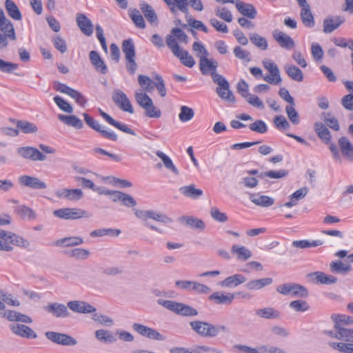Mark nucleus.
<instances>
[{"label":"nucleus","instance_id":"obj_1","mask_svg":"<svg viewBox=\"0 0 353 353\" xmlns=\"http://www.w3.org/2000/svg\"><path fill=\"white\" fill-rule=\"evenodd\" d=\"M328 336L336 338L341 342H329V345L334 350L342 353H353V328L337 327L334 323V330L325 331Z\"/></svg>","mask_w":353,"mask_h":353},{"label":"nucleus","instance_id":"obj_2","mask_svg":"<svg viewBox=\"0 0 353 353\" xmlns=\"http://www.w3.org/2000/svg\"><path fill=\"white\" fill-rule=\"evenodd\" d=\"M191 329L203 337H216L220 332L229 333L230 329L221 324H212L202 321H193L190 323Z\"/></svg>","mask_w":353,"mask_h":353},{"label":"nucleus","instance_id":"obj_3","mask_svg":"<svg viewBox=\"0 0 353 353\" xmlns=\"http://www.w3.org/2000/svg\"><path fill=\"white\" fill-rule=\"evenodd\" d=\"M135 216L143 221V225L154 230L160 234H163V231L159 228L151 225L149 222H148V219H151L152 220L157 221L158 222L163 223L164 224H170L172 223V219L165 215V214L158 212L154 210H136L134 212Z\"/></svg>","mask_w":353,"mask_h":353},{"label":"nucleus","instance_id":"obj_4","mask_svg":"<svg viewBox=\"0 0 353 353\" xmlns=\"http://www.w3.org/2000/svg\"><path fill=\"white\" fill-rule=\"evenodd\" d=\"M157 302L159 305L179 315L194 316L198 314L196 309L181 303L163 299H159Z\"/></svg>","mask_w":353,"mask_h":353},{"label":"nucleus","instance_id":"obj_5","mask_svg":"<svg viewBox=\"0 0 353 353\" xmlns=\"http://www.w3.org/2000/svg\"><path fill=\"white\" fill-rule=\"evenodd\" d=\"M276 291L284 296L304 299L308 296V290L303 285L295 283H285L279 285Z\"/></svg>","mask_w":353,"mask_h":353},{"label":"nucleus","instance_id":"obj_6","mask_svg":"<svg viewBox=\"0 0 353 353\" xmlns=\"http://www.w3.org/2000/svg\"><path fill=\"white\" fill-rule=\"evenodd\" d=\"M168 47L172 50L174 55L179 59L181 63L184 65L191 68L195 65L196 62L193 57L189 54L187 50H182L178 43L174 42V39L169 38Z\"/></svg>","mask_w":353,"mask_h":353},{"label":"nucleus","instance_id":"obj_7","mask_svg":"<svg viewBox=\"0 0 353 353\" xmlns=\"http://www.w3.org/2000/svg\"><path fill=\"white\" fill-rule=\"evenodd\" d=\"M84 121L85 123L92 129L99 132L101 137L105 139L117 141L118 137L115 132L112 130H105L97 120L87 113H83Z\"/></svg>","mask_w":353,"mask_h":353},{"label":"nucleus","instance_id":"obj_8","mask_svg":"<svg viewBox=\"0 0 353 353\" xmlns=\"http://www.w3.org/2000/svg\"><path fill=\"white\" fill-rule=\"evenodd\" d=\"M53 214L55 216L65 220H74L83 217L89 218L90 216L88 212L80 208H61L54 211Z\"/></svg>","mask_w":353,"mask_h":353},{"label":"nucleus","instance_id":"obj_9","mask_svg":"<svg viewBox=\"0 0 353 353\" xmlns=\"http://www.w3.org/2000/svg\"><path fill=\"white\" fill-rule=\"evenodd\" d=\"M45 336L49 341L58 345L73 346L77 344V340L67 334L48 331Z\"/></svg>","mask_w":353,"mask_h":353},{"label":"nucleus","instance_id":"obj_10","mask_svg":"<svg viewBox=\"0 0 353 353\" xmlns=\"http://www.w3.org/2000/svg\"><path fill=\"white\" fill-rule=\"evenodd\" d=\"M132 328L141 336L146 337L150 340H156L160 341L165 340V336L161 334L157 330L145 326L144 325L134 323L132 325Z\"/></svg>","mask_w":353,"mask_h":353},{"label":"nucleus","instance_id":"obj_11","mask_svg":"<svg viewBox=\"0 0 353 353\" xmlns=\"http://www.w3.org/2000/svg\"><path fill=\"white\" fill-rule=\"evenodd\" d=\"M112 100L121 110L130 114L134 112L133 107L127 95L120 90H115L112 93Z\"/></svg>","mask_w":353,"mask_h":353},{"label":"nucleus","instance_id":"obj_12","mask_svg":"<svg viewBox=\"0 0 353 353\" xmlns=\"http://www.w3.org/2000/svg\"><path fill=\"white\" fill-rule=\"evenodd\" d=\"M17 153L21 157L33 161H43L46 159V156L42 154L37 148L26 146L17 148Z\"/></svg>","mask_w":353,"mask_h":353},{"label":"nucleus","instance_id":"obj_13","mask_svg":"<svg viewBox=\"0 0 353 353\" xmlns=\"http://www.w3.org/2000/svg\"><path fill=\"white\" fill-rule=\"evenodd\" d=\"M18 181L21 186L33 190H43L47 188L46 183L36 176L21 175L19 177Z\"/></svg>","mask_w":353,"mask_h":353},{"label":"nucleus","instance_id":"obj_14","mask_svg":"<svg viewBox=\"0 0 353 353\" xmlns=\"http://www.w3.org/2000/svg\"><path fill=\"white\" fill-rule=\"evenodd\" d=\"M55 194L58 198L69 201H78L83 197V192L81 189L62 188L57 190Z\"/></svg>","mask_w":353,"mask_h":353},{"label":"nucleus","instance_id":"obj_15","mask_svg":"<svg viewBox=\"0 0 353 353\" xmlns=\"http://www.w3.org/2000/svg\"><path fill=\"white\" fill-rule=\"evenodd\" d=\"M314 284L332 285L337 282V278L332 275H328L323 272H314L307 274Z\"/></svg>","mask_w":353,"mask_h":353},{"label":"nucleus","instance_id":"obj_16","mask_svg":"<svg viewBox=\"0 0 353 353\" xmlns=\"http://www.w3.org/2000/svg\"><path fill=\"white\" fill-rule=\"evenodd\" d=\"M10 328L14 334L20 337L26 339H36L37 337V334L30 327L23 324L11 325Z\"/></svg>","mask_w":353,"mask_h":353},{"label":"nucleus","instance_id":"obj_17","mask_svg":"<svg viewBox=\"0 0 353 353\" xmlns=\"http://www.w3.org/2000/svg\"><path fill=\"white\" fill-rule=\"evenodd\" d=\"M272 36L281 48L286 50L294 48L295 46L294 40L285 33L276 30L273 32Z\"/></svg>","mask_w":353,"mask_h":353},{"label":"nucleus","instance_id":"obj_18","mask_svg":"<svg viewBox=\"0 0 353 353\" xmlns=\"http://www.w3.org/2000/svg\"><path fill=\"white\" fill-rule=\"evenodd\" d=\"M99 112L102 118L108 124L117 128V129L120 130L123 132L134 136L136 135V132L132 129L129 128L126 124L115 121L112 117H111L108 113L103 112L101 108H99Z\"/></svg>","mask_w":353,"mask_h":353},{"label":"nucleus","instance_id":"obj_19","mask_svg":"<svg viewBox=\"0 0 353 353\" xmlns=\"http://www.w3.org/2000/svg\"><path fill=\"white\" fill-rule=\"evenodd\" d=\"M345 21L342 16L327 17L323 20V32L325 34L331 33L337 29Z\"/></svg>","mask_w":353,"mask_h":353},{"label":"nucleus","instance_id":"obj_20","mask_svg":"<svg viewBox=\"0 0 353 353\" xmlns=\"http://www.w3.org/2000/svg\"><path fill=\"white\" fill-rule=\"evenodd\" d=\"M237 10L244 17L253 19L257 15V11L251 3H244L240 0H234Z\"/></svg>","mask_w":353,"mask_h":353},{"label":"nucleus","instance_id":"obj_21","mask_svg":"<svg viewBox=\"0 0 353 353\" xmlns=\"http://www.w3.org/2000/svg\"><path fill=\"white\" fill-rule=\"evenodd\" d=\"M198 57L200 58L199 68L202 74L208 75L210 74L211 75V73L216 72L217 61L208 59L207 57L199 54H198Z\"/></svg>","mask_w":353,"mask_h":353},{"label":"nucleus","instance_id":"obj_22","mask_svg":"<svg viewBox=\"0 0 353 353\" xmlns=\"http://www.w3.org/2000/svg\"><path fill=\"white\" fill-rule=\"evenodd\" d=\"M235 294L228 293L224 294L222 292H215L208 296V300L214 301L217 305H230L234 299Z\"/></svg>","mask_w":353,"mask_h":353},{"label":"nucleus","instance_id":"obj_23","mask_svg":"<svg viewBox=\"0 0 353 353\" xmlns=\"http://www.w3.org/2000/svg\"><path fill=\"white\" fill-rule=\"evenodd\" d=\"M68 306L59 303H52L46 307V310L57 318H66L70 316Z\"/></svg>","mask_w":353,"mask_h":353},{"label":"nucleus","instance_id":"obj_24","mask_svg":"<svg viewBox=\"0 0 353 353\" xmlns=\"http://www.w3.org/2000/svg\"><path fill=\"white\" fill-rule=\"evenodd\" d=\"M89 58L91 63L97 72L103 74L108 72V67L98 52L95 50L90 51L89 53Z\"/></svg>","mask_w":353,"mask_h":353},{"label":"nucleus","instance_id":"obj_25","mask_svg":"<svg viewBox=\"0 0 353 353\" xmlns=\"http://www.w3.org/2000/svg\"><path fill=\"white\" fill-rule=\"evenodd\" d=\"M77 23L83 34L90 36L93 33V26L91 21L84 14L78 13L77 14Z\"/></svg>","mask_w":353,"mask_h":353},{"label":"nucleus","instance_id":"obj_26","mask_svg":"<svg viewBox=\"0 0 353 353\" xmlns=\"http://www.w3.org/2000/svg\"><path fill=\"white\" fill-rule=\"evenodd\" d=\"M14 214L23 220H34L37 218V214L34 210L26 205H18L14 208Z\"/></svg>","mask_w":353,"mask_h":353},{"label":"nucleus","instance_id":"obj_27","mask_svg":"<svg viewBox=\"0 0 353 353\" xmlns=\"http://www.w3.org/2000/svg\"><path fill=\"white\" fill-rule=\"evenodd\" d=\"M0 29L8 39L12 41L16 39L13 24L6 17L3 12H1L0 17Z\"/></svg>","mask_w":353,"mask_h":353},{"label":"nucleus","instance_id":"obj_28","mask_svg":"<svg viewBox=\"0 0 353 353\" xmlns=\"http://www.w3.org/2000/svg\"><path fill=\"white\" fill-rule=\"evenodd\" d=\"M352 270L350 264H345L341 260L332 261L330 263V271L333 274L345 276Z\"/></svg>","mask_w":353,"mask_h":353},{"label":"nucleus","instance_id":"obj_29","mask_svg":"<svg viewBox=\"0 0 353 353\" xmlns=\"http://www.w3.org/2000/svg\"><path fill=\"white\" fill-rule=\"evenodd\" d=\"M83 239L77 236L64 237L57 240L54 245L61 248H68L80 245L83 243Z\"/></svg>","mask_w":353,"mask_h":353},{"label":"nucleus","instance_id":"obj_30","mask_svg":"<svg viewBox=\"0 0 353 353\" xmlns=\"http://www.w3.org/2000/svg\"><path fill=\"white\" fill-rule=\"evenodd\" d=\"M245 281L246 278L245 276L241 274H236L223 280L220 285L223 288H232L244 283Z\"/></svg>","mask_w":353,"mask_h":353},{"label":"nucleus","instance_id":"obj_31","mask_svg":"<svg viewBox=\"0 0 353 353\" xmlns=\"http://www.w3.org/2000/svg\"><path fill=\"white\" fill-rule=\"evenodd\" d=\"M3 317L6 318L9 321H17L25 323H31L32 319L26 314H23L14 310H6L3 314Z\"/></svg>","mask_w":353,"mask_h":353},{"label":"nucleus","instance_id":"obj_32","mask_svg":"<svg viewBox=\"0 0 353 353\" xmlns=\"http://www.w3.org/2000/svg\"><path fill=\"white\" fill-rule=\"evenodd\" d=\"M255 314L257 316L265 319H278L281 316V312L272 307L257 309Z\"/></svg>","mask_w":353,"mask_h":353},{"label":"nucleus","instance_id":"obj_33","mask_svg":"<svg viewBox=\"0 0 353 353\" xmlns=\"http://www.w3.org/2000/svg\"><path fill=\"white\" fill-rule=\"evenodd\" d=\"M179 191L183 196L192 199H197L203 194V190L201 189L196 188L194 184L182 186L179 188Z\"/></svg>","mask_w":353,"mask_h":353},{"label":"nucleus","instance_id":"obj_34","mask_svg":"<svg viewBox=\"0 0 353 353\" xmlns=\"http://www.w3.org/2000/svg\"><path fill=\"white\" fill-rule=\"evenodd\" d=\"M249 199L255 205L264 208L271 206L274 202L273 198L259 194H250Z\"/></svg>","mask_w":353,"mask_h":353},{"label":"nucleus","instance_id":"obj_35","mask_svg":"<svg viewBox=\"0 0 353 353\" xmlns=\"http://www.w3.org/2000/svg\"><path fill=\"white\" fill-rule=\"evenodd\" d=\"M314 131L318 137L325 143L328 144L330 143L332 136L328 128L325 124L321 122H316L314 125Z\"/></svg>","mask_w":353,"mask_h":353},{"label":"nucleus","instance_id":"obj_36","mask_svg":"<svg viewBox=\"0 0 353 353\" xmlns=\"http://www.w3.org/2000/svg\"><path fill=\"white\" fill-rule=\"evenodd\" d=\"M139 8L149 23H154L158 21V17L155 11L148 3L141 1Z\"/></svg>","mask_w":353,"mask_h":353},{"label":"nucleus","instance_id":"obj_37","mask_svg":"<svg viewBox=\"0 0 353 353\" xmlns=\"http://www.w3.org/2000/svg\"><path fill=\"white\" fill-rule=\"evenodd\" d=\"M58 119L65 124L75 128L76 129H81L83 127V121L75 115H65L62 114H58Z\"/></svg>","mask_w":353,"mask_h":353},{"label":"nucleus","instance_id":"obj_38","mask_svg":"<svg viewBox=\"0 0 353 353\" xmlns=\"http://www.w3.org/2000/svg\"><path fill=\"white\" fill-rule=\"evenodd\" d=\"M231 252L236 256L239 261H246L252 256L251 251L243 245H233L231 248Z\"/></svg>","mask_w":353,"mask_h":353},{"label":"nucleus","instance_id":"obj_39","mask_svg":"<svg viewBox=\"0 0 353 353\" xmlns=\"http://www.w3.org/2000/svg\"><path fill=\"white\" fill-rule=\"evenodd\" d=\"M169 38L174 39V42L175 43H177L176 40L185 44L188 43V35L179 28H172L171 32L166 36L165 41L167 45L168 41H169Z\"/></svg>","mask_w":353,"mask_h":353},{"label":"nucleus","instance_id":"obj_40","mask_svg":"<svg viewBox=\"0 0 353 353\" xmlns=\"http://www.w3.org/2000/svg\"><path fill=\"white\" fill-rule=\"evenodd\" d=\"M6 10L8 14L13 19L20 21L22 19L21 13L12 0H6L5 1Z\"/></svg>","mask_w":353,"mask_h":353},{"label":"nucleus","instance_id":"obj_41","mask_svg":"<svg viewBox=\"0 0 353 353\" xmlns=\"http://www.w3.org/2000/svg\"><path fill=\"white\" fill-rule=\"evenodd\" d=\"M284 69L286 74L292 80L298 82H301L303 80V72L298 67L291 64H285Z\"/></svg>","mask_w":353,"mask_h":353},{"label":"nucleus","instance_id":"obj_42","mask_svg":"<svg viewBox=\"0 0 353 353\" xmlns=\"http://www.w3.org/2000/svg\"><path fill=\"white\" fill-rule=\"evenodd\" d=\"M121 233L119 229L113 228H99L92 231L90 233L91 237H101L104 236H110L113 237L118 236Z\"/></svg>","mask_w":353,"mask_h":353},{"label":"nucleus","instance_id":"obj_43","mask_svg":"<svg viewBox=\"0 0 353 353\" xmlns=\"http://www.w3.org/2000/svg\"><path fill=\"white\" fill-rule=\"evenodd\" d=\"M129 17L136 27L144 29L146 26L143 17L139 10L136 8H130L128 11Z\"/></svg>","mask_w":353,"mask_h":353},{"label":"nucleus","instance_id":"obj_44","mask_svg":"<svg viewBox=\"0 0 353 353\" xmlns=\"http://www.w3.org/2000/svg\"><path fill=\"white\" fill-rule=\"evenodd\" d=\"M95 337L101 342L112 343L117 341L116 336L109 330H98L95 332Z\"/></svg>","mask_w":353,"mask_h":353},{"label":"nucleus","instance_id":"obj_45","mask_svg":"<svg viewBox=\"0 0 353 353\" xmlns=\"http://www.w3.org/2000/svg\"><path fill=\"white\" fill-rule=\"evenodd\" d=\"M339 145L343 155L347 157L353 156V145L347 137H340L339 139Z\"/></svg>","mask_w":353,"mask_h":353},{"label":"nucleus","instance_id":"obj_46","mask_svg":"<svg viewBox=\"0 0 353 353\" xmlns=\"http://www.w3.org/2000/svg\"><path fill=\"white\" fill-rule=\"evenodd\" d=\"M180 221L185 223L187 225L194 229L203 230L205 228V223L197 218L194 216H181L179 219Z\"/></svg>","mask_w":353,"mask_h":353},{"label":"nucleus","instance_id":"obj_47","mask_svg":"<svg viewBox=\"0 0 353 353\" xmlns=\"http://www.w3.org/2000/svg\"><path fill=\"white\" fill-rule=\"evenodd\" d=\"M331 319L337 325V327H347L353 324V317L345 314H332Z\"/></svg>","mask_w":353,"mask_h":353},{"label":"nucleus","instance_id":"obj_48","mask_svg":"<svg viewBox=\"0 0 353 353\" xmlns=\"http://www.w3.org/2000/svg\"><path fill=\"white\" fill-rule=\"evenodd\" d=\"M121 48L125 59L135 58V47L132 39L123 40Z\"/></svg>","mask_w":353,"mask_h":353},{"label":"nucleus","instance_id":"obj_49","mask_svg":"<svg viewBox=\"0 0 353 353\" xmlns=\"http://www.w3.org/2000/svg\"><path fill=\"white\" fill-rule=\"evenodd\" d=\"M301 19L304 24L307 28H313L314 26V19L313 14L310 10V6L305 8H301Z\"/></svg>","mask_w":353,"mask_h":353},{"label":"nucleus","instance_id":"obj_50","mask_svg":"<svg viewBox=\"0 0 353 353\" xmlns=\"http://www.w3.org/2000/svg\"><path fill=\"white\" fill-rule=\"evenodd\" d=\"M17 128L20 129L24 134H32L38 131V128L36 124L25 120L17 121Z\"/></svg>","mask_w":353,"mask_h":353},{"label":"nucleus","instance_id":"obj_51","mask_svg":"<svg viewBox=\"0 0 353 353\" xmlns=\"http://www.w3.org/2000/svg\"><path fill=\"white\" fill-rule=\"evenodd\" d=\"M322 244H323V241L321 240L310 241V240L304 239V240H296L292 242V246L297 248H301V249L317 247Z\"/></svg>","mask_w":353,"mask_h":353},{"label":"nucleus","instance_id":"obj_52","mask_svg":"<svg viewBox=\"0 0 353 353\" xmlns=\"http://www.w3.org/2000/svg\"><path fill=\"white\" fill-rule=\"evenodd\" d=\"M67 254L68 256L74 258L77 260H85L90 256V252L87 249L74 248L67 252Z\"/></svg>","mask_w":353,"mask_h":353},{"label":"nucleus","instance_id":"obj_53","mask_svg":"<svg viewBox=\"0 0 353 353\" xmlns=\"http://www.w3.org/2000/svg\"><path fill=\"white\" fill-rule=\"evenodd\" d=\"M8 244H12L17 247L26 248L30 245V243L23 237L11 232L8 240Z\"/></svg>","mask_w":353,"mask_h":353},{"label":"nucleus","instance_id":"obj_54","mask_svg":"<svg viewBox=\"0 0 353 353\" xmlns=\"http://www.w3.org/2000/svg\"><path fill=\"white\" fill-rule=\"evenodd\" d=\"M156 154L158 157H159L162 160L165 167L167 169L171 170L174 174H179L178 169L173 164L172 161L168 156H167L165 154H164L163 152H161L160 150H158L156 152Z\"/></svg>","mask_w":353,"mask_h":353},{"label":"nucleus","instance_id":"obj_55","mask_svg":"<svg viewBox=\"0 0 353 353\" xmlns=\"http://www.w3.org/2000/svg\"><path fill=\"white\" fill-rule=\"evenodd\" d=\"M134 97L137 103L143 109L148 107L152 102V99L145 92H136Z\"/></svg>","mask_w":353,"mask_h":353},{"label":"nucleus","instance_id":"obj_56","mask_svg":"<svg viewBox=\"0 0 353 353\" xmlns=\"http://www.w3.org/2000/svg\"><path fill=\"white\" fill-rule=\"evenodd\" d=\"M250 39L251 42L263 50L268 49V41L265 37H261L257 33H253L250 34Z\"/></svg>","mask_w":353,"mask_h":353},{"label":"nucleus","instance_id":"obj_57","mask_svg":"<svg viewBox=\"0 0 353 353\" xmlns=\"http://www.w3.org/2000/svg\"><path fill=\"white\" fill-rule=\"evenodd\" d=\"M138 82L145 92H150L154 89V83L148 76L139 74L138 77Z\"/></svg>","mask_w":353,"mask_h":353},{"label":"nucleus","instance_id":"obj_58","mask_svg":"<svg viewBox=\"0 0 353 353\" xmlns=\"http://www.w3.org/2000/svg\"><path fill=\"white\" fill-rule=\"evenodd\" d=\"M288 173V170H269L267 172H261L259 175V177L263 178L264 176H267L271 179H281L287 176Z\"/></svg>","mask_w":353,"mask_h":353},{"label":"nucleus","instance_id":"obj_59","mask_svg":"<svg viewBox=\"0 0 353 353\" xmlns=\"http://www.w3.org/2000/svg\"><path fill=\"white\" fill-rule=\"evenodd\" d=\"M216 92L221 99L232 103L235 102V97L232 92L230 90V88L226 89L223 88V87L216 88Z\"/></svg>","mask_w":353,"mask_h":353},{"label":"nucleus","instance_id":"obj_60","mask_svg":"<svg viewBox=\"0 0 353 353\" xmlns=\"http://www.w3.org/2000/svg\"><path fill=\"white\" fill-rule=\"evenodd\" d=\"M290 307L296 312H304L309 310L308 303L303 300L298 299L290 303Z\"/></svg>","mask_w":353,"mask_h":353},{"label":"nucleus","instance_id":"obj_61","mask_svg":"<svg viewBox=\"0 0 353 353\" xmlns=\"http://www.w3.org/2000/svg\"><path fill=\"white\" fill-rule=\"evenodd\" d=\"M53 99L54 103L61 110L67 113H72L73 112L72 105L61 97L55 96Z\"/></svg>","mask_w":353,"mask_h":353},{"label":"nucleus","instance_id":"obj_62","mask_svg":"<svg viewBox=\"0 0 353 353\" xmlns=\"http://www.w3.org/2000/svg\"><path fill=\"white\" fill-rule=\"evenodd\" d=\"M194 115V110L185 105H183L181 108V112L179 114V118L182 122H187L191 120Z\"/></svg>","mask_w":353,"mask_h":353},{"label":"nucleus","instance_id":"obj_63","mask_svg":"<svg viewBox=\"0 0 353 353\" xmlns=\"http://www.w3.org/2000/svg\"><path fill=\"white\" fill-rule=\"evenodd\" d=\"M249 128L250 130L259 134H264L268 131V126L263 120H256L254 123H250Z\"/></svg>","mask_w":353,"mask_h":353},{"label":"nucleus","instance_id":"obj_64","mask_svg":"<svg viewBox=\"0 0 353 353\" xmlns=\"http://www.w3.org/2000/svg\"><path fill=\"white\" fill-rule=\"evenodd\" d=\"M19 68V65L15 63L6 61L0 59V72L10 74Z\"/></svg>","mask_w":353,"mask_h":353}]
</instances>
